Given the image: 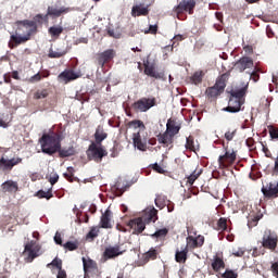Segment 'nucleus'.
<instances>
[{
    "label": "nucleus",
    "instance_id": "1",
    "mask_svg": "<svg viewBox=\"0 0 278 278\" xmlns=\"http://www.w3.org/2000/svg\"><path fill=\"white\" fill-rule=\"evenodd\" d=\"M16 25H18V27H16L15 35H11V42H9L10 49H14L17 46L29 41L30 37L37 34L38 26L36 25V22L24 20L16 22Z\"/></svg>",
    "mask_w": 278,
    "mask_h": 278
},
{
    "label": "nucleus",
    "instance_id": "2",
    "mask_svg": "<svg viewBox=\"0 0 278 278\" xmlns=\"http://www.w3.org/2000/svg\"><path fill=\"white\" fill-rule=\"evenodd\" d=\"M249 84L243 86H235L227 93H229V102L227 108L224 109L225 112L238 113L243 106L247 93H248Z\"/></svg>",
    "mask_w": 278,
    "mask_h": 278
},
{
    "label": "nucleus",
    "instance_id": "3",
    "mask_svg": "<svg viewBox=\"0 0 278 278\" xmlns=\"http://www.w3.org/2000/svg\"><path fill=\"white\" fill-rule=\"evenodd\" d=\"M39 144H41V152L46 155H54L62 147V140L59 134H45L39 138Z\"/></svg>",
    "mask_w": 278,
    "mask_h": 278
},
{
    "label": "nucleus",
    "instance_id": "4",
    "mask_svg": "<svg viewBox=\"0 0 278 278\" xmlns=\"http://www.w3.org/2000/svg\"><path fill=\"white\" fill-rule=\"evenodd\" d=\"M230 77L231 70L219 75L217 80H215V85L212 87H207L206 91H204V94L206 96L207 100L216 101L217 98L220 97L223 92H225L226 84H228Z\"/></svg>",
    "mask_w": 278,
    "mask_h": 278
},
{
    "label": "nucleus",
    "instance_id": "5",
    "mask_svg": "<svg viewBox=\"0 0 278 278\" xmlns=\"http://www.w3.org/2000/svg\"><path fill=\"white\" fill-rule=\"evenodd\" d=\"M156 105H157V102L155 97H149V98L142 97L136 102H134L131 104V108L135 112L146 113Z\"/></svg>",
    "mask_w": 278,
    "mask_h": 278
},
{
    "label": "nucleus",
    "instance_id": "6",
    "mask_svg": "<svg viewBox=\"0 0 278 278\" xmlns=\"http://www.w3.org/2000/svg\"><path fill=\"white\" fill-rule=\"evenodd\" d=\"M261 247L274 252L278 247V235L269 229L264 230L263 238L261 239Z\"/></svg>",
    "mask_w": 278,
    "mask_h": 278
},
{
    "label": "nucleus",
    "instance_id": "7",
    "mask_svg": "<svg viewBox=\"0 0 278 278\" xmlns=\"http://www.w3.org/2000/svg\"><path fill=\"white\" fill-rule=\"evenodd\" d=\"M40 250H41V247L39 243H37V241L33 240L27 242L26 245H24L23 255L26 256L24 261L26 263H33L34 260L40 256L41 254Z\"/></svg>",
    "mask_w": 278,
    "mask_h": 278
},
{
    "label": "nucleus",
    "instance_id": "8",
    "mask_svg": "<svg viewBox=\"0 0 278 278\" xmlns=\"http://www.w3.org/2000/svg\"><path fill=\"white\" fill-rule=\"evenodd\" d=\"M105 156H108V151L100 147V144L91 142L89 149L87 150V157H89V161L101 163L102 157Z\"/></svg>",
    "mask_w": 278,
    "mask_h": 278
},
{
    "label": "nucleus",
    "instance_id": "9",
    "mask_svg": "<svg viewBox=\"0 0 278 278\" xmlns=\"http://www.w3.org/2000/svg\"><path fill=\"white\" fill-rule=\"evenodd\" d=\"M237 160V152L235 150H228V148L225 149V155L218 156V166L219 168H228L236 163Z\"/></svg>",
    "mask_w": 278,
    "mask_h": 278
},
{
    "label": "nucleus",
    "instance_id": "10",
    "mask_svg": "<svg viewBox=\"0 0 278 278\" xmlns=\"http://www.w3.org/2000/svg\"><path fill=\"white\" fill-rule=\"evenodd\" d=\"M116 56V51L114 49H106L105 51L99 53L96 56V62L101 68H104L105 64L111 63Z\"/></svg>",
    "mask_w": 278,
    "mask_h": 278
},
{
    "label": "nucleus",
    "instance_id": "11",
    "mask_svg": "<svg viewBox=\"0 0 278 278\" xmlns=\"http://www.w3.org/2000/svg\"><path fill=\"white\" fill-rule=\"evenodd\" d=\"M147 131L139 130L135 134H132V144L137 148V150H140L142 152L147 151Z\"/></svg>",
    "mask_w": 278,
    "mask_h": 278
},
{
    "label": "nucleus",
    "instance_id": "12",
    "mask_svg": "<svg viewBox=\"0 0 278 278\" xmlns=\"http://www.w3.org/2000/svg\"><path fill=\"white\" fill-rule=\"evenodd\" d=\"M74 11V8L71 7H56V5H49L48 12L45 14V16L52 17V18H59L63 15H66L67 13H71Z\"/></svg>",
    "mask_w": 278,
    "mask_h": 278
},
{
    "label": "nucleus",
    "instance_id": "13",
    "mask_svg": "<svg viewBox=\"0 0 278 278\" xmlns=\"http://www.w3.org/2000/svg\"><path fill=\"white\" fill-rule=\"evenodd\" d=\"M143 74L148 77H152L155 80H166L164 72H156V65L150 64V62L143 63Z\"/></svg>",
    "mask_w": 278,
    "mask_h": 278
},
{
    "label": "nucleus",
    "instance_id": "14",
    "mask_svg": "<svg viewBox=\"0 0 278 278\" xmlns=\"http://www.w3.org/2000/svg\"><path fill=\"white\" fill-rule=\"evenodd\" d=\"M254 67V60L249 56H243L237 62H235L233 70L238 73H244V71L251 70Z\"/></svg>",
    "mask_w": 278,
    "mask_h": 278
},
{
    "label": "nucleus",
    "instance_id": "15",
    "mask_svg": "<svg viewBox=\"0 0 278 278\" xmlns=\"http://www.w3.org/2000/svg\"><path fill=\"white\" fill-rule=\"evenodd\" d=\"M159 256V252L156 248H151L148 250V252L142 254V257H140L138 265L139 267H143L147 264H149L150 261H156Z\"/></svg>",
    "mask_w": 278,
    "mask_h": 278
},
{
    "label": "nucleus",
    "instance_id": "16",
    "mask_svg": "<svg viewBox=\"0 0 278 278\" xmlns=\"http://www.w3.org/2000/svg\"><path fill=\"white\" fill-rule=\"evenodd\" d=\"M194 8L195 0H181V2L177 5L176 13L180 14L187 12L189 15H192L194 13Z\"/></svg>",
    "mask_w": 278,
    "mask_h": 278
},
{
    "label": "nucleus",
    "instance_id": "17",
    "mask_svg": "<svg viewBox=\"0 0 278 278\" xmlns=\"http://www.w3.org/2000/svg\"><path fill=\"white\" fill-rule=\"evenodd\" d=\"M81 77L80 73H75L74 70H64L63 73L58 75V80L63 84H68Z\"/></svg>",
    "mask_w": 278,
    "mask_h": 278
},
{
    "label": "nucleus",
    "instance_id": "18",
    "mask_svg": "<svg viewBox=\"0 0 278 278\" xmlns=\"http://www.w3.org/2000/svg\"><path fill=\"white\" fill-rule=\"evenodd\" d=\"M261 192H263L264 198L267 199L278 198V181L276 184L268 182L267 186H263Z\"/></svg>",
    "mask_w": 278,
    "mask_h": 278
},
{
    "label": "nucleus",
    "instance_id": "19",
    "mask_svg": "<svg viewBox=\"0 0 278 278\" xmlns=\"http://www.w3.org/2000/svg\"><path fill=\"white\" fill-rule=\"evenodd\" d=\"M128 227L132 229V235L139 236L146 230V223L141 217L128 222Z\"/></svg>",
    "mask_w": 278,
    "mask_h": 278
},
{
    "label": "nucleus",
    "instance_id": "20",
    "mask_svg": "<svg viewBox=\"0 0 278 278\" xmlns=\"http://www.w3.org/2000/svg\"><path fill=\"white\" fill-rule=\"evenodd\" d=\"M205 243V237L203 236H197V237H193V236H188L187 237V247H185V249H191V250H194V249H199V248H202L203 244Z\"/></svg>",
    "mask_w": 278,
    "mask_h": 278
},
{
    "label": "nucleus",
    "instance_id": "21",
    "mask_svg": "<svg viewBox=\"0 0 278 278\" xmlns=\"http://www.w3.org/2000/svg\"><path fill=\"white\" fill-rule=\"evenodd\" d=\"M1 191L3 193H9L11 195H15L20 191L18 182L14 181L12 179H9V180L4 181L3 184H1Z\"/></svg>",
    "mask_w": 278,
    "mask_h": 278
},
{
    "label": "nucleus",
    "instance_id": "22",
    "mask_svg": "<svg viewBox=\"0 0 278 278\" xmlns=\"http://www.w3.org/2000/svg\"><path fill=\"white\" fill-rule=\"evenodd\" d=\"M22 162H23V159H21V157L11 159V160L1 157L0 159V169L1 170H12V168H14V166H17Z\"/></svg>",
    "mask_w": 278,
    "mask_h": 278
},
{
    "label": "nucleus",
    "instance_id": "23",
    "mask_svg": "<svg viewBox=\"0 0 278 278\" xmlns=\"http://www.w3.org/2000/svg\"><path fill=\"white\" fill-rule=\"evenodd\" d=\"M84 278H89L90 273L98 270V264L91 258L83 257Z\"/></svg>",
    "mask_w": 278,
    "mask_h": 278
},
{
    "label": "nucleus",
    "instance_id": "24",
    "mask_svg": "<svg viewBox=\"0 0 278 278\" xmlns=\"http://www.w3.org/2000/svg\"><path fill=\"white\" fill-rule=\"evenodd\" d=\"M119 255H123V252H121V248L119 245L116 247H109L105 249L104 253H103V257L105 261L108 260H113Z\"/></svg>",
    "mask_w": 278,
    "mask_h": 278
},
{
    "label": "nucleus",
    "instance_id": "25",
    "mask_svg": "<svg viewBox=\"0 0 278 278\" xmlns=\"http://www.w3.org/2000/svg\"><path fill=\"white\" fill-rule=\"evenodd\" d=\"M225 261L223 260V254H215V256L212 258V270L215 273L220 271L222 269H225Z\"/></svg>",
    "mask_w": 278,
    "mask_h": 278
},
{
    "label": "nucleus",
    "instance_id": "26",
    "mask_svg": "<svg viewBox=\"0 0 278 278\" xmlns=\"http://www.w3.org/2000/svg\"><path fill=\"white\" fill-rule=\"evenodd\" d=\"M94 144L101 146V143L108 139V132L104 131V127L99 125L94 131Z\"/></svg>",
    "mask_w": 278,
    "mask_h": 278
},
{
    "label": "nucleus",
    "instance_id": "27",
    "mask_svg": "<svg viewBox=\"0 0 278 278\" xmlns=\"http://www.w3.org/2000/svg\"><path fill=\"white\" fill-rule=\"evenodd\" d=\"M157 142L163 147H169L175 142V135H167V134H159L157 135Z\"/></svg>",
    "mask_w": 278,
    "mask_h": 278
},
{
    "label": "nucleus",
    "instance_id": "28",
    "mask_svg": "<svg viewBox=\"0 0 278 278\" xmlns=\"http://www.w3.org/2000/svg\"><path fill=\"white\" fill-rule=\"evenodd\" d=\"M180 131V125H176L175 121L169 119L166 124V130L163 132L169 136H176Z\"/></svg>",
    "mask_w": 278,
    "mask_h": 278
},
{
    "label": "nucleus",
    "instance_id": "29",
    "mask_svg": "<svg viewBox=\"0 0 278 278\" xmlns=\"http://www.w3.org/2000/svg\"><path fill=\"white\" fill-rule=\"evenodd\" d=\"M149 15V8L143 7L142 4L140 5H135L131 9V16L132 17H138V16H148Z\"/></svg>",
    "mask_w": 278,
    "mask_h": 278
},
{
    "label": "nucleus",
    "instance_id": "30",
    "mask_svg": "<svg viewBox=\"0 0 278 278\" xmlns=\"http://www.w3.org/2000/svg\"><path fill=\"white\" fill-rule=\"evenodd\" d=\"M63 31H64V28L60 25H54L52 27H49L48 29V34L50 35V38H52L53 40H59Z\"/></svg>",
    "mask_w": 278,
    "mask_h": 278
},
{
    "label": "nucleus",
    "instance_id": "31",
    "mask_svg": "<svg viewBox=\"0 0 278 278\" xmlns=\"http://www.w3.org/2000/svg\"><path fill=\"white\" fill-rule=\"evenodd\" d=\"M56 153L59 154L60 157L64 159V157H71L74 156L75 154H77V151L75 150V148L68 147V148H63L60 147V149L56 151Z\"/></svg>",
    "mask_w": 278,
    "mask_h": 278
},
{
    "label": "nucleus",
    "instance_id": "32",
    "mask_svg": "<svg viewBox=\"0 0 278 278\" xmlns=\"http://www.w3.org/2000/svg\"><path fill=\"white\" fill-rule=\"evenodd\" d=\"M216 230L219 232H231V228H228V218L219 217Z\"/></svg>",
    "mask_w": 278,
    "mask_h": 278
},
{
    "label": "nucleus",
    "instance_id": "33",
    "mask_svg": "<svg viewBox=\"0 0 278 278\" xmlns=\"http://www.w3.org/2000/svg\"><path fill=\"white\" fill-rule=\"evenodd\" d=\"M188 260V249L184 248L181 250H176V262L178 264H185Z\"/></svg>",
    "mask_w": 278,
    "mask_h": 278
},
{
    "label": "nucleus",
    "instance_id": "34",
    "mask_svg": "<svg viewBox=\"0 0 278 278\" xmlns=\"http://www.w3.org/2000/svg\"><path fill=\"white\" fill-rule=\"evenodd\" d=\"M112 217V212L106 210L104 214L101 216V227L104 229L112 228V225L110 224V219Z\"/></svg>",
    "mask_w": 278,
    "mask_h": 278
},
{
    "label": "nucleus",
    "instance_id": "35",
    "mask_svg": "<svg viewBox=\"0 0 278 278\" xmlns=\"http://www.w3.org/2000/svg\"><path fill=\"white\" fill-rule=\"evenodd\" d=\"M155 206H157V208H164L166 204L172 203V201H169L166 195L164 194H157L155 197Z\"/></svg>",
    "mask_w": 278,
    "mask_h": 278
},
{
    "label": "nucleus",
    "instance_id": "36",
    "mask_svg": "<svg viewBox=\"0 0 278 278\" xmlns=\"http://www.w3.org/2000/svg\"><path fill=\"white\" fill-rule=\"evenodd\" d=\"M203 174V169H194L191 175L187 177V185L193 186L194 181L199 179V177Z\"/></svg>",
    "mask_w": 278,
    "mask_h": 278
},
{
    "label": "nucleus",
    "instance_id": "37",
    "mask_svg": "<svg viewBox=\"0 0 278 278\" xmlns=\"http://www.w3.org/2000/svg\"><path fill=\"white\" fill-rule=\"evenodd\" d=\"M60 247H63V249L66 251H77L79 248V241H67L65 243H62Z\"/></svg>",
    "mask_w": 278,
    "mask_h": 278
},
{
    "label": "nucleus",
    "instance_id": "38",
    "mask_svg": "<svg viewBox=\"0 0 278 278\" xmlns=\"http://www.w3.org/2000/svg\"><path fill=\"white\" fill-rule=\"evenodd\" d=\"M66 54H67V50L56 49V51H53L52 49H50L48 56L49 59H61Z\"/></svg>",
    "mask_w": 278,
    "mask_h": 278
},
{
    "label": "nucleus",
    "instance_id": "39",
    "mask_svg": "<svg viewBox=\"0 0 278 278\" xmlns=\"http://www.w3.org/2000/svg\"><path fill=\"white\" fill-rule=\"evenodd\" d=\"M128 127L135 128V129L139 128V131H146V125L143 124L142 121H139V119L129 121Z\"/></svg>",
    "mask_w": 278,
    "mask_h": 278
},
{
    "label": "nucleus",
    "instance_id": "40",
    "mask_svg": "<svg viewBox=\"0 0 278 278\" xmlns=\"http://www.w3.org/2000/svg\"><path fill=\"white\" fill-rule=\"evenodd\" d=\"M49 97V90L48 89H39L35 91L34 93V100H41Z\"/></svg>",
    "mask_w": 278,
    "mask_h": 278
},
{
    "label": "nucleus",
    "instance_id": "41",
    "mask_svg": "<svg viewBox=\"0 0 278 278\" xmlns=\"http://www.w3.org/2000/svg\"><path fill=\"white\" fill-rule=\"evenodd\" d=\"M191 81L195 86L202 84V81H203V72L199 71V72L193 73V75L191 76Z\"/></svg>",
    "mask_w": 278,
    "mask_h": 278
},
{
    "label": "nucleus",
    "instance_id": "42",
    "mask_svg": "<svg viewBox=\"0 0 278 278\" xmlns=\"http://www.w3.org/2000/svg\"><path fill=\"white\" fill-rule=\"evenodd\" d=\"M185 147L187 148V150L195 153V151L198 150V147L194 144V137H187V144H185Z\"/></svg>",
    "mask_w": 278,
    "mask_h": 278
},
{
    "label": "nucleus",
    "instance_id": "43",
    "mask_svg": "<svg viewBox=\"0 0 278 278\" xmlns=\"http://www.w3.org/2000/svg\"><path fill=\"white\" fill-rule=\"evenodd\" d=\"M37 197L39 199H46V200H51V198H53V194H52V189L50 188L48 191H45V190H39L37 192Z\"/></svg>",
    "mask_w": 278,
    "mask_h": 278
},
{
    "label": "nucleus",
    "instance_id": "44",
    "mask_svg": "<svg viewBox=\"0 0 278 278\" xmlns=\"http://www.w3.org/2000/svg\"><path fill=\"white\" fill-rule=\"evenodd\" d=\"M168 232H169L168 228H162V229L155 231L154 233H152L151 237L152 238H157V239H163L166 236H168Z\"/></svg>",
    "mask_w": 278,
    "mask_h": 278
},
{
    "label": "nucleus",
    "instance_id": "45",
    "mask_svg": "<svg viewBox=\"0 0 278 278\" xmlns=\"http://www.w3.org/2000/svg\"><path fill=\"white\" fill-rule=\"evenodd\" d=\"M75 169L74 167H67V173L63 174L64 178L67 179V181L74 182L77 180V178L74 177Z\"/></svg>",
    "mask_w": 278,
    "mask_h": 278
},
{
    "label": "nucleus",
    "instance_id": "46",
    "mask_svg": "<svg viewBox=\"0 0 278 278\" xmlns=\"http://www.w3.org/2000/svg\"><path fill=\"white\" fill-rule=\"evenodd\" d=\"M48 18H49L48 15H43V14L39 13V14L34 16V21H31V22H34L35 25H42L43 22H48Z\"/></svg>",
    "mask_w": 278,
    "mask_h": 278
},
{
    "label": "nucleus",
    "instance_id": "47",
    "mask_svg": "<svg viewBox=\"0 0 278 278\" xmlns=\"http://www.w3.org/2000/svg\"><path fill=\"white\" fill-rule=\"evenodd\" d=\"M236 135H237V128H229L225 134V139L227 140V142H231L236 137Z\"/></svg>",
    "mask_w": 278,
    "mask_h": 278
},
{
    "label": "nucleus",
    "instance_id": "48",
    "mask_svg": "<svg viewBox=\"0 0 278 278\" xmlns=\"http://www.w3.org/2000/svg\"><path fill=\"white\" fill-rule=\"evenodd\" d=\"M56 267L58 270H62L63 269V261L60 260L59 257H54V260H52V263L48 264V267Z\"/></svg>",
    "mask_w": 278,
    "mask_h": 278
},
{
    "label": "nucleus",
    "instance_id": "49",
    "mask_svg": "<svg viewBox=\"0 0 278 278\" xmlns=\"http://www.w3.org/2000/svg\"><path fill=\"white\" fill-rule=\"evenodd\" d=\"M222 278H239V275L231 269H226L225 274H222Z\"/></svg>",
    "mask_w": 278,
    "mask_h": 278
},
{
    "label": "nucleus",
    "instance_id": "50",
    "mask_svg": "<svg viewBox=\"0 0 278 278\" xmlns=\"http://www.w3.org/2000/svg\"><path fill=\"white\" fill-rule=\"evenodd\" d=\"M106 35H109L110 38L119 39L121 33L116 31L115 29H106Z\"/></svg>",
    "mask_w": 278,
    "mask_h": 278
},
{
    "label": "nucleus",
    "instance_id": "51",
    "mask_svg": "<svg viewBox=\"0 0 278 278\" xmlns=\"http://www.w3.org/2000/svg\"><path fill=\"white\" fill-rule=\"evenodd\" d=\"M258 222H260V217H258V216H255V217H253V218H250V219L248 220V227H249L250 229H252L253 227H256V225H258Z\"/></svg>",
    "mask_w": 278,
    "mask_h": 278
},
{
    "label": "nucleus",
    "instance_id": "52",
    "mask_svg": "<svg viewBox=\"0 0 278 278\" xmlns=\"http://www.w3.org/2000/svg\"><path fill=\"white\" fill-rule=\"evenodd\" d=\"M152 170H154L157 174H165V169L164 167H162L161 165H159L157 163H154L151 165Z\"/></svg>",
    "mask_w": 278,
    "mask_h": 278
},
{
    "label": "nucleus",
    "instance_id": "53",
    "mask_svg": "<svg viewBox=\"0 0 278 278\" xmlns=\"http://www.w3.org/2000/svg\"><path fill=\"white\" fill-rule=\"evenodd\" d=\"M53 241H54V243H56L58 245H62V244H63L62 233L59 232V231H56V232L54 233Z\"/></svg>",
    "mask_w": 278,
    "mask_h": 278
},
{
    "label": "nucleus",
    "instance_id": "54",
    "mask_svg": "<svg viewBox=\"0 0 278 278\" xmlns=\"http://www.w3.org/2000/svg\"><path fill=\"white\" fill-rule=\"evenodd\" d=\"M97 237H98V230L96 228H91V230L86 236L88 240H93Z\"/></svg>",
    "mask_w": 278,
    "mask_h": 278
},
{
    "label": "nucleus",
    "instance_id": "55",
    "mask_svg": "<svg viewBox=\"0 0 278 278\" xmlns=\"http://www.w3.org/2000/svg\"><path fill=\"white\" fill-rule=\"evenodd\" d=\"M268 134H270L271 139H278V128L271 126L270 128H268Z\"/></svg>",
    "mask_w": 278,
    "mask_h": 278
},
{
    "label": "nucleus",
    "instance_id": "56",
    "mask_svg": "<svg viewBox=\"0 0 278 278\" xmlns=\"http://www.w3.org/2000/svg\"><path fill=\"white\" fill-rule=\"evenodd\" d=\"M157 24L154 25H150V27L148 28V30H146V35H156L157 34Z\"/></svg>",
    "mask_w": 278,
    "mask_h": 278
},
{
    "label": "nucleus",
    "instance_id": "57",
    "mask_svg": "<svg viewBox=\"0 0 278 278\" xmlns=\"http://www.w3.org/2000/svg\"><path fill=\"white\" fill-rule=\"evenodd\" d=\"M59 181V174L56 173H52L50 174V177H49V182L50 185H55L56 182Z\"/></svg>",
    "mask_w": 278,
    "mask_h": 278
},
{
    "label": "nucleus",
    "instance_id": "58",
    "mask_svg": "<svg viewBox=\"0 0 278 278\" xmlns=\"http://www.w3.org/2000/svg\"><path fill=\"white\" fill-rule=\"evenodd\" d=\"M42 76L40 73L35 74L33 77L29 78V84H37L41 80Z\"/></svg>",
    "mask_w": 278,
    "mask_h": 278
},
{
    "label": "nucleus",
    "instance_id": "59",
    "mask_svg": "<svg viewBox=\"0 0 278 278\" xmlns=\"http://www.w3.org/2000/svg\"><path fill=\"white\" fill-rule=\"evenodd\" d=\"M114 188L116 189L117 197H121V195L124 194L125 188H124V187H121V184H119V182H117L116 185H114Z\"/></svg>",
    "mask_w": 278,
    "mask_h": 278
},
{
    "label": "nucleus",
    "instance_id": "60",
    "mask_svg": "<svg viewBox=\"0 0 278 278\" xmlns=\"http://www.w3.org/2000/svg\"><path fill=\"white\" fill-rule=\"evenodd\" d=\"M232 255L236 256V257H243L244 256V250L243 249L233 250Z\"/></svg>",
    "mask_w": 278,
    "mask_h": 278
},
{
    "label": "nucleus",
    "instance_id": "61",
    "mask_svg": "<svg viewBox=\"0 0 278 278\" xmlns=\"http://www.w3.org/2000/svg\"><path fill=\"white\" fill-rule=\"evenodd\" d=\"M150 219L152 222H156V219H157V210L156 208H151V211H150Z\"/></svg>",
    "mask_w": 278,
    "mask_h": 278
},
{
    "label": "nucleus",
    "instance_id": "62",
    "mask_svg": "<svg viewBox=\"0 0 278 278\" xmlns=\"http://www.w3.org/2000/svg\"><path fill=\"white\" fill-rule=\"evenodd\" d=\"M245 144H247L250 149H254V146H255L254 138H248V139H245Z\"/></svg>",
    "mask_w": 278,
    "mask_h": 278
},
{
    "label": "nucleus",
    "instance_id": "63",
    "mask_svg": "<svg viewBox=\"0 0 278 278\" xmlns=\"http://www.w3.org/2000/svg\"><path fill=\"white\" fill-rule=\"evenodd\" d=\"M56 278H67V274L65 269H58Z\"/></svg>",
    "mask_w": 278,
    "mask_h": 278
},
{
    "label": "nucleus",
    "instance_id": "64",
    "mask_svg": "<svg viewBox=\"0 0 278 278\" xmlns=\"http://www.w3.org/2000/svg\"><path fill=\"white\" fill-rule=\"evenodd\" d=\"M271 271L275 276H278V263L271 264Z\"/></svg>",
    "mask_w": 278,
    "mask_h": 278
}]
</instances>
